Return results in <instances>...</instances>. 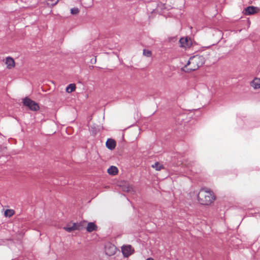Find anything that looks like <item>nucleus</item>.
Returning <instances> with one entry per match:
<instances>
[{"label": "nucleus", "mask_w": 260, "mask_h": 260, "mask_svg": "<svg viewBox=\"0 0 260 260\" xmlns=\"http://www.w3.org/2000/svg\"><path fill=\"white\" fill-rule=\"evenodd\" d=\"M76 85L75 84H70L66 88V91L68 93L72 92L75 90Z\"/></svg>", "instance_id": "14"}, {"label": "nucleus", "mask_w": 260, "mask_h": 260, "mask_svg": "<svg viewBox=\"0 0 260 260\" xmlns=\"http://www.w3.org/2000/svg\"><path fill=\"white\" fill-rule=\"evenodd\" d=\"M126 191H127V192L129 191H130V187H127V189H126Z\"/></svg>", "instance_id": "21"}, {"label": "nucleus", "mask_w": 260, "mask_h": 260, "mask_svg": "<svg viewBox=\"0 0 260 260\" xmlns=\"http://www.w3.org/2000/svg\"><path fill=\"white\" fill-rule=\"evenodd\" d=\"M79 12V10L78 8H74L71 9V13L73 15H76Z\"/></svg>", "instance_id": "16"}, {"label": "nucleus", "mask_w": 260, "mask_h": 260, "mask_svg": "<svg viewBox=\"0 0 260 260\" xmlns=\"http://www.w3.org/2000/svg\"><path fill=\"white\" fill-rule=\"evenodd\" d=\"M106 146L108 149L112 150L116 146L115 141L112 139H108L106 143Z\"/></svg>", "instance_id": "8"}, {"label": "nucleus", "mask_w": 260, "mask_h": 260, "mask_svg": "<svg viewBox=\"0 0 260 260\" xmlns=\"http://www.w3.org/2000/svg\"><path fill=\"white\" fill-rule=\"evenodd\" d=\"M109 174L111 175H115L117 174L118 170L116 167L112 166L107 170Z\"/></svg>", "instance_id": "11"}, {"label": "nucleus", "mask_w": 260, "mask_h": 260, "mask_svg": "<svg viewBox=\"0 0 260 260\" xmlns=\"http://www.w3.org/2000/svg\"><path fill=\"white\" fill-rule=\"evenodd\" d=\"M121 250L123 255L126 257L129 256L134 251V249L131 245L123 246L121 247Z\"/></svg>", "instance_id": "5"}, {"label": "nucleus", "mask_w": 260, "mask_h": 260, "mask_svg": "<svg viewBox=\"0 0 260 260\" xmlns=\"http://www.w3.org/2000/svg\"><path fill=\"white\" fill-rule=\"evenodd\" d=\"M152 167L155 168L157 171H160L162 168V166L159 162H156L154 165L152 166Z\"/></svg>", "instance_id": "15"}, {"label": "nucleus", "mask_w": 260, "mask_h": 260, "mask_svg": "<svg viewBox=\"0 0 260 260\" xmlns=\"http://www.w3.org/2000/svg\"><path fill=\"white\" fill-rule=\"evenodd\" d=\"M23 103L25 106L28 107L32 111H37L40 109L38 104L28 98H24Z\"/></svg>", "instance_id": "3"}, {"label": "nucleus", "mask_w": 260, "mask_h": 260, "mask_svg": "<svg viewBox=\"0 0 260 260\" xmlns=\"http://www.w3.org/2000/svg\"><path fill=\"white\" fill-rule=\"evenodd\" d=\"M96 225L93 222H89L88 223L86 230L89 232H93L95 230Z\"/></svg>", "instance_id": "13"}, {"label": "nucleus", "mask_w": 260, "mask_h": 260, "mask_svg": "<svg viewBox=\"0 0 260 260\" xmlns=\"http://www.w3.org/2000/svg\"><path fill=\"white\" fill-rule=\"evenodd\" d=\"M116 251V247L112 244L105 246V252L106 254L111 256L114 255Z\"/></svg>", "instance_id": "6"}, {"label": "nucleus", "mask_w": 260, "mask_h": 260, "mask_svg": "<svg viewBox=\"0 0 260 260\" xmlns=\"http://www.w3.org/2000/svg\"><path fill=\"white\" fill-rule=\"evenodd\" d=\"M146 260H154V259L152 258H148Z\"/></svg>", "instance_id": "22"}, {"label": "nucleus", "mask_w": 260, "mask_h": 260, "mask_svg": "<svg viewBox=\"0 0 260 260\" xmlns=\"http://www.w3.org/2000/svg\"><path fill=\"white\" fill-rule=\"evenodd\" d=\"M49 1L52 2V3L51 4V5L52 6L55 5L58 3V0H49Z\"/></svg>", "instance_id": "18"}, {"label": "nucleus", "mask_w": 260, "mask_h": 260, "mask_svg": "<svg viewBox=\"0 0 260 260\" xmlns=\"http://www.w3.org/2000/svg\"><path fill=\"white\" fill-rule=\"evenodd\" d=\"M8 210H7L5 212V215H6V216H7V215H7V212H8ZM9 211H10L9 210Z\"/></svg>", "instance_id": "20"}, {"label": "nucleus", "mask_w": 260, "mask_h": 260, "mask_svg": "<svg viewBox=\"0 0 260 260\" xmlns=\"http://www.w3.org/2000/svg\"><path fill=\"white\" fill-rule=\"evenodd\" d=\"M251 86L254 89L260 88V79L255 78L250 83Z\"/></svg>", "instance_id": "9"}, {"label": "nucleus", "mask_w": 260, "mask_h": 260, "mask_svg": "<svg viewBox=\"0 0 260 260\" xmlns=\"http://www.w3.org/2000/svg\"><path fill=\"white\" fill-rule=\"evenodd\" d=\"M143 54L146 56L149 57L151 55V52L148 50L144 49Z\"/></svg>", "instance_id": "17"}, {"label": "nucleus", "mask_w": 260, "mask_h": 260, "mask_svg": "<svg viewBox=\"0 0 260 260\" xmlns=\"http://www.w3.org/2000/svg\"><path fill=\"white\" fill-rule=\"evenodd\" d=\"M205 62V58L202 55H194L189 58L187 64L184 67L190 65L191 68L188 69L187 72L194 71L202 66Z\"/></svg>", "instance_id": "2"}, {"label": "nucleus", "mask_w": 260, "mask_h": 260, "mask_svg": "<svg viewBox=\"0 0 260 260\" xmlns=\"http://www.w3.org/2000/svg\"><path fill=\"white\" fill-rule=\"evenodd\" d=\"M63 229L68 232H71L73 231L76 230H80L81 229L80 224L78 223H73L72 224H68Z\"/></svg>", "instance_id": "4"}, {"label": "nucleus", "mask_w": 260, "mask_h": 260, "mask_svg": "<svg viewBox=\"0 0 260 260\" xmlns=\"http://www.w3.org/2000/svg\"><path fill=\"white\" fill-rule=\"evenodd\" d=\"M256 13V8L253 6L247 7L245 9V14L246 15L253 14Z\"/></svg>", "instance_id": "10"}, {"label": "nucleus", "mask_w": 260, "mask_h": 260, "mask_svg": "<svg viewBox=\"0 0 260 260\" xmlns=\"http://www.w3.org/2000/svg\"><path fill=\"white\" fill-rule=\"evenodd\" d=\"M5 63L9 69H11L15 67V63L14 60L11 57L8 56L6 58Z\"/></svg>", "instance_id": "7"}, {"label": "nucleus", "mask_w": 260, "mask_h": 260, "mask_svg": "<svg viewBox=\"0 0 260 260\" xmlns=\"http://www.w3.org/2000/svg\"><path fill=\"white\" fill-rule=\"evenodd\" d=\"M95 61H96V59H95V58H94V60H93V59H92L91 60V62L92 63H95Z\"/></svg>", "instance_id": "19"}, {"label": "nucleus", "mask_w": 260, "mask_h": 260, "mask_svg": "<svg viewBox=\"0 0 260 260\" xmlns=\"http://www.w3.org/2000/svg\"><path fill=\"white\" fill-rule=\"evenodd\" d=\"M188 40L187 38H182L180 39L179 42L181 44V46L183 47H186V46H189V45L188 44Z\"/></svg>", "instance_id": "12"}, {"label": "nucleus", "mask_w": 260, "mask_h": 260, "mask_svg": "<svg viewBox=\"0 0 260 260\" xmlns=\"http://www.w3.org/2000/svg\"><path fill=\"white\" fill-rule=\"evenodd\" d=\"M197 197L200 203L204 205H209L215 200L213 192L207 188L201 189Z\"/></svg>", "instance_id": "1"}]
</instances>
